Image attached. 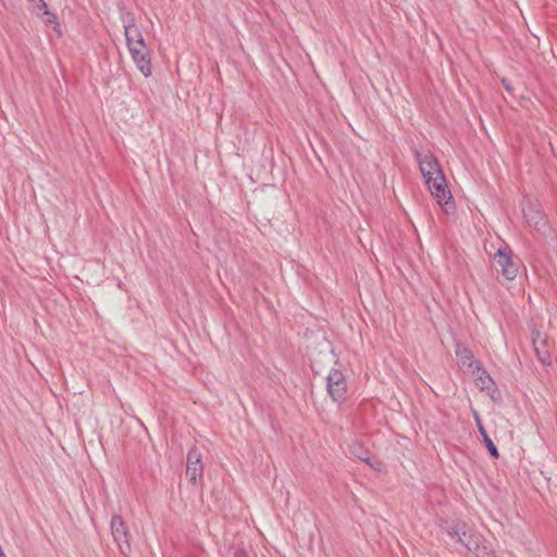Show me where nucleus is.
<instances>
[{
  "instance_id": "f257e3e1",
  "label": "nucleus",
  "mask_w": 557,
  "mask_h": 557,
  "mask_svg": "<svg viewBox=\"0 0 557 557\" xmlns=\"http://www.w3.org/2000/svg\"><path fill=\"white\" fill-rule=\"evenodd\" d=\"M419 170L424 178L428 190L441 207L453 202L445 174L433 154H418Z\"/></svg>"
},
{
  "instance_id": "f03ea898",
  "label": "nucleus",
  "mask_w": 557,
  "mask_h": 557,
  "mask_svg": "<svg viewBox=\"0 0 557 557\" xmlns=\"http://www.w3.org/2000/svg\"><path fill=\"white\" fill-rule=\"evenodd\" d=\"M125 38L132 60L145 76L152 75L151 54L139 29L135 25L125 26Z\"/></svg>"
},
{
  "instance_id": "7ed1b4c3",
  "label": "nucleus",
  "mask_w": 557,
  "mask_h": 557,
  "mask_svg": "<svg viewBox=\"0 0 557 557\" xmlns=\"http://www.w3.org/2000/svg\"><path fill=\"white\" fill-rule=\"evenodd\" d=\"M326 389L335 403H344L347 398L348 384L345 374L338 369H332L326 377Z\"/></svg>"
},
{
  "instance_id": "20e7f679",
  "label": "nucleus",
  "mask_w": 557,
  "mask_h": 557,
  "mask_svg": "<svg viewBox=\"0 0 557 557\" xmlns=\"http://www.w3.org/2000/svg\"><path fill=\"white\" fill-rule=\"evenodd\" d=\"M111 533L114 542L117 544L120 550L126 554L131 550L129 533L121 516H113L111 519Z\"/></svg>"
},
{
  "instance_id": "39448f33",
  "label": "nucleus",
  "mask_w": 557,
  "mask_h": 557,
  "mask_svg": "<svg viewBox=\"0 0 557 557\" xmlns=\"http://www.w3.org/2000/svg\"><path fill=\"white\" fill-rule=\"evenodd\" d=\"M494 261L506 280L512 281L518 276L519 264L513 260L509 251L498 249L494 255Z\"/></svg>"
},
{
  "instance_id": "423d86ee",
  "label": "nucleus",
  "mask_w": 557,
  "mask_h": 557,
  "mask_svg": "<svg viewBox=\"0 0 557 557\" xmlns=\"http://www.w3.org/2000/svg\"><path fill=\"white\" fill-rule=\"evenodd\" d=\"M203 474L202 457L201 454L193 449L187 456L186 476L191 484H197Z\"/></svg>"
},
{
  "instance_id": "0eeeda50",
  "label": "nucleus",
  "mask_w": 557,
  "mask_h": 557,
  "mask_svg": "<svg viewBox=\"0 0 557 557\" xmlns=\"http://www.w3.org/2000/svg\"><path fill=\"white\" fill-rule=\"evenodd\" d=\"M473 418L475 420V424L478 426V430H479V433L481 434L482 436V440L487 448V450L490 451V454L494 457V458H498L499 457V453L495 446V444L493 443V441L491 440V437L488 436L482 421H481V418L479 416V413L476 411H473Z\"/></svg>"
},
{
  "instance_id": "6e6552de",
  "label": "nucleus",
  "mask_w": 557,
  "mask_h": 557,
  "mask_svg": "<svg viewBox=\"0 0 557 557\" xmlns=\"http://www.w3.org/2000/svg\"><path fill=\"white\" fill-rule=\"evenodd\" d=\"M457 356L461 363L463 366H468V368H470L473 372L481 370L479 362L474 360L473 355L469 349L462 348L457 352Z\"/></svg>"
},
{
  "instance_id": "1a4fd4ad",
  "label": "nucleus",
  "mask_w": 557,
  "mask_h": 557,
  "mask_svg": "<svg viewBox=\"0 0 557 557\" xmlns=\"http://www.w3.org/2000/svg\"><path fill=\"white\" fill-rule=\"evenodd\" d=\"M39 11L46 16L45 23L53 26V29L61 35L60 23L55 14L51 13L46 4V9H40Z\"/></svg>"
},
{
  "instance_id": "9d476101",
  "label": "nucleus",
  "mask_w": 557,
  "mask_h": 557,
  "mask_svg": "<svg viewBox=\"0 0 557 557\" xmlns=\"http://www.w3.org/2000/svg\"><path fill=\"white\" fill-rule=\"evenodd\" d=\"M480 374L478 375L476 377V385L481 388V389H488L493 383V380L492 377L490 376V374L484 371V370H480L478 371Z\"/></svg>"
},
{
  "instance_id": "9b49d317",
  "label": "nucleus",
  "mask_w": 557,
  "mask_h": 557,
  "mask_svg": "<svg viewBox=\"0 0 557 557\" xmlns=\"http://www.w3.org/2000/svg\"><path fill=\"white\" fill-rule=\"evenodd\" d=\"M29 2H32L34 4L35 8H37L38 10L40 9H46V2L44 0H28Z\"/></svg>"
},
{
  "instance_id": "f8f14e48",
  "label": "nucleus",
  "mask_w": 557,
  "mask_h": 557,
  "mask_svg": "<svg viewBox=\"0 0 557 557\" xmlns=\"http://www.w3.org/2000/svg\"><path fill=\"white\" fill-rule=\"evenodd\" d=\"M0 557H8L2 548V546L0 545Z\"/></svg>"
},
{
  "instance_id": "ddd939ff",
  "label": "nucleus",
  "mask_w": 557,
  "mask_h": 557,
  "mask_svg": "<svg viewBox=\"0 0 557 557\" xmlns=\"http://www.w3.org/2000/svg\"><path fill=\"white\" fill-rule=\"evenodd\" d=\"M524 218H527V221L530 223V220H529V218H528V214H527V213H524Z\"/></svg>"
},
{
  "instance_id": "4468645a",
  "label": "nucleus",
  "mask_w": 557,
  "mask_h": 557,
  "mask_svg": "<svg viewBox=\"0 0 557 557\" xmlns=\"http://www.w3.org/2000/svg\"><path fill=\"white\" fill-rule=\"evenodd\" d=\"M503 83L505 82L503 81ZM504 86L506 87V89H509V85L504 84Z\"/></svg>"
}]
</instances>
